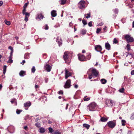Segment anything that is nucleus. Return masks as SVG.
Returning a JSON list of instances; mask_svg holds the SVG:
<instances>
[{"label":"nucleus","instance_id":"nucleus-29","mask_svg":"<svg viewBox=\"0 0 134 134\" xmlns=\"http://www.w3.org/2000/svg\"><path fill=\"white\" fill-rule=\"evenodd\" d=\"M22 111V110H18V109H17L16 110V113L18 114H19L20 112H21Z\"/></svg>","mask_w":134,"mask_h":134},{"label":"nucleus","instance_id":"nucleus-27","mask_svg":"<svg viewBox=\"0 0 134 134\" xmlns=\"http://www.w3.org/2000/svg\"><path fill=\"white\" fill-rule=\"evenodd\" d=\"M66 1V0H61V2L60 4L62 5L64 4Z\"/></svg>","mask_w":134,"mask_h":134},{"label":"nucleus","instance_id":"nucleus-62","mask_svg":"<svg viewBox=\"0 0 134 134\" xmlns=\"http://www.w3.org/2000/svg\"><path fill=\"white\" fill-rule=\"evenodd\" d=\"M48 123L49 124H51L52 123V122L50 120H48Z\"/></svg>","mask_w":134,"mask_h":134},{"label":"nucleus","instance_id":"nucleus-22","mask_svg":"<svg viewBox=\"0 0 134 134\" xmlns=\"http://www.w3.org/2000/svg\"><path fill=\"white\" fill-rule=\"evenodd\" d=\"M7 69V66L6 65H4L3 67V73L4 74L6 72Z\"/></svg>","mask_w":134,"mask_h":134},{"label":"nucleus","instance_id":"nucleus-17","mask_svg":"<svg viewBox=\"0 0 134 134\" xmlns=\"http://www.w3.org/2000/svg\"><path fill=\"white\" fill-rule=\"evenodd\" d=\"M108 118H105L103 117H101L100 120L102 122H104L107 121L108 120Z\"/></svg>","mask_w":134,"mask_h":134},{"label":"nucleus","instance_id":"nucleus-64","mask_svg":"<svg viewBox=\"0 0 134 134\" xmlns=\"http://www.w3.org/2000/svg\"><path fill=\"white\" fill-rule=\"evenodd\" d=\"M132 27H134V21L132 23Z\"/></svg>","mask_w":134,"mask_h":134},{"label":"nucleus","instance_id":"nucleus-51","mask_svg":"<svg viewBox=\"0 0 134 134\" xmlns=\"http://www.w3.org/2000/svg\"><path fill=\"white\" fill-rule=\"evenodd\" d=\"M131 74L132 75H134V70H132L131 72Z\"/></svg>","mask_w":134,"mask_h":134},{"label":"nucleus","instance_id":"nucleus-23","mask_svg":"<svg viewBox=\"0 0 134 134\" xmlns=\"http://www.w3.org/2000/svg\"><path fill=\"white\" fill-rule=\"evenodd\" d=\"M118 41L117 40L116 38H115L114 39L113 41V43L114 44H117L118 43Z\"/></svg>","mask_w":134,"mask_h":134},{"label":"nucleus","instance_id":"nucleus-12","mask_svg":"<svg viewBox=\"0 0 134 134\" xmlns=\"http://www.w3.org/2000/svg\"><path fill=\"white\" fill-rule=\"evenodd\" d=\"M45 67L46 70L48 72H49L51 71V67L50 65L48 64H47Z\"/></svg>","mask_w":134,"mask_h":134},{"label":"nucleus","instance_id":"nucleus-59","mask_svg":"<svg viewBox=\"0 0 134 134\" xmlns=\"http://www.w3.org/2000/svg\"><path fill=\"white\" fill-rule=\"evenodd\" d=\"M27 128V126H25L24 127V129L25 130H26Z\"/></svg>","mask_w":134,"mask_h":134},{"label":"nucleus","instance_id":"nucleus-44","mask_svg":"<svg viewBox=\"0 0 134 134\" xmlns=\"http://www.w3.org/2000/svg\"><path fill=\"white\" fill-rule=\"evenodd\" d=\"M88 25L90 27H91L92 26V21H91L88 23Z\"/></svg>","mask_w":134,"mask_h":134},{"label":"nucleus","instance_id":"nucleus-9","mask_svg":"<svg viewBox=\"0 0 134 134\" xmlns=\"http://www.w3.org/2000/svg\"><path fill=\"white\" fill-rule=\"evenodd\" d=\"M92 73L93 75L95 77H97L98 74V72L95 69H93L92 70Z\"/></svg>","mask_w":134,"mask_h":134},{"label":"nucleus","instance_id":"nucleus-19","mask_svg":"<svg viewBox=\"0 0 134 134\" xmlns=\"http://www.w3.org/2000/svg\"><path fill=\"white\" fill-rule=\"evenodd\" d=\"M39 132L41 133H43L45 131V130L44 128L41 127L39 129Z\"/></svg>","mask_w":134,"mask_h":134},{"label":"nucleus","instance_id":"nucleus-32","mask_svg":"<svg viewBox=\"0 0 134 134\" xmlns=\"http://www.w3.org/2000/svg\"><path fill=\"white\" fill-rule=\"evenodd\" d=\"M5 23L6 24L8 25H9L10 24V22L9 21H7V20H5Z\"/></svg>","mask_w":134,"mask_h":134},{"label":"nucleus","instance_id":"nucleus-13","mask_svg":"<svg viewBox=\"0 0 134 134\" xmlns=\"http://www.w3.org/2000/svg\"><path fill=\"white\" fill-rule=\"evenodd\" d=\"M44 18L43 15L41 14L37 15V16L36 17L37 19H39V20H41L43 19Z\"/></svg>","mask_w":134,"mask_h":134},{"label":"nucleus","instance_id":"nucleus-18","mask_svg":"<svg viewBox=\"0 0 134 134\" xmlns=\"http://www.w3.org/2000/svg\"><path fill=\"white\" fill-rule=\"evenodd\" d=\"M19 74L21 76H23L25 75V72L24 71L21 70Z\"/></svg>","mask_w":134,"mask_h":134},{"label":"nucleus","instance_id":"nucleus-39","mask_svg":"<svg viewBox=\"0 0 134 134\" xmlns=\"http://www.w3.org/2000/svg\"><path fill=\"white\" fill-rule=\"evenodd\" d=\"M29 56V55L28 53H26L24 55V58L25 59L28 58L27 57Z\"/></svg>","mask_w":134,"mask_h":134},{"label":"nucleus","instance_id":"nucleus-43","mask_svg":"<svg viewBox=\"0 0 134 134\" xmlns=\"http://www.w3.org/2000/svg\"><path fill=\"white\" fill-rule=\"evenodd\" d=\"M28 17H29L26 16H25V17L24 20L25 21L27 22V21L28 20Z\"/></svg>","mask_w":134,"mask_h":134},{"label":"nucleus","instance_id":"nucleus-4","mask_svg":"<svg viewBox=\"0 0 134 134\" xmlns=\"http://www.w3.org/2000/svg\"><path fill=\"white\" fill-rule=\"evenodd\" d=\"M116 122L114 121H110L108 122L107 124L108 126L112 128H114L116 125Z\"/></svg>","mask_w":134,"mask_h":134},{"label":"nucleus","instance_id":"nucleus-8","mask_svg":"<svg viewBox=\"0 0 134 134\" xmlns=\"http://www.w3.org/2000/svg\"><path fill=\"white\" fill-rule=\"evenodd\" d=\"M65 79H66L69 77L71 75V74L68 70L66 68H65Z\"/></svg>","mask_w":134,"mask_h":134},{"label":"nucleus","instance_id":"nucleus-52","mask_svg":"<svg viewBox=\"0 0 134 134\" xmlns=\"http://www.w3.org/2000/svg\"><path fill=\"white\" fill-rule=\"evenodd\" d=\"M25 60H24L22 61V62L21 63V64L22 65H23L24 63H25Z\"/></svg>","mask_w":134,"mask_h":134},{"label":"nucleus","instance_id":"nucleus-58","mask_svg":"<svg viewBox=\"0 0 134 134\" xmlns=\"http://www.w3.org/2000/svg\"><path fill=\"white\" fill-rule=\"evenodd\" d=\"M102 25H103L102 23H100L99 24H98V25L99 26H101Z\"/></svg>","mask_w":134,"mask_h":134},{"label":"nucleus","instance_id":"nucleus-25","mask_svg":"<svg viewBox=\"0 0 134 134\" xmlns=\"http://www.w3.org/2000/svg\"><path fill=\"white\" fill-rule=\"evenodd\" d=\"M86 31L85 30H81V34L82 35H84L86 34Z\"/></svg>","mask_w":134,"mask_h":134},{"label":"nucleus","instance_id":"nucleus-37","mask_svg":"<svg viewBox=\"0 0 134 134\" xmlns=\"http://www.w3.org/2000/svg\"><path fill=\"white\" fill-rule=\"evenodd\" d=\"M49 130L50 133H52L53 131V130L52 128L50 127L49 128Z\"/></svg>","mask_w":134,"mask_h":134},{"label":"nucleus","instance_id":"nucleus-15","mask_svg":"<svg viewBox=\"0 0 134 134\" xmlns=\"http://www.w3.org/2000/svg\"><path fill=\"white\" fill-rule=\"evenodd\" d=\"M51 15L53 17H55L57 15L56 11L55 10H52L51 12Z\"/></svg>","mask_w":134,"mask_h":134},{"label":"nucleus","instance_id":"nucleus-35","mask_svg":"<svg viewBox=\"0 0 134 134\" xmlns=\"http://www.w3.org/2000/svg\"><path fill=\"white\" fill-rule=\"evenodd\" d=\"M127 48V50L128 51H129L130 49V45L129 44H127L126 46Z\"/></svg>","mask_w":134,"mask_h":134},{"label":"nucleus","instance_id":"nucleus-49","mask_svg":"<svg viewBox=\"0 0 134 134\" xmlns=\"http://www.w3.org/2000/svg\"><path fill=\"white\" fill-rule=\"evenodd\" d=\"M91 54H89L87 56V57H88V59H89L91 58Z\"/></svg>","mask_w":134,"mask_h":134},{"label":"nucleus","instance_id":"nucleus-24","mask_svg":"<svg viewBox=\"0 0 134 134\" xmlns=\"http://www.w3.org/2000/svg\"><path fill=\"white\" fill-rule=\"evenodd\" d=\"M13 62V60H12V56H10L9 57V60L8 61V63H12Z\"/></svg>","mask_w":134,"mask_h":134},{"label":"nucleus","instance_id":"nucleus-56","mask_svg":"<svg viewBox=\"0 0 134 134\" xmlns=\"http://www.w3.org/2000/svg\"><path fill=\"white\" fill-rule=\"evenodd\" d=\"M48 81V79H45V81L46 83H47Z\"/></svg>","mask_w":134,"mask_h":134},{"label":"nucleus","instance_id":"nucleus-3","mask_svg":"<svg viewBox=\"0 0 134 134\" xmlns=\"http://www.w3.org/2000/svg\"><path fill=\"white\" fill-rule=\"evenodd\" d=\"M125 38L128 42H132L134 41L133 38L128 35H126L125 36Z\"/></svg>","mask_w":134,"mask_h":134},{"label":"nucleus","instance_id":"nucleus-7","mask_svg":"<svg viewBox=\"0 0 134 134\" xmlns=\"http://www.w3.org/2000/svg\"><path fill=\"white\" fill-rule=\"evenodd\" d=\"M78 56L79 59L80 61H83L85 60L86 57L83 55L78 54Z\"/></svg>","mask_w":134,"mask_h":134},{"label":"nucleus","instance_id":"nucleus-31","mask_svg":"<svg viewBox=\"0 0 134 134\" xmlns=\"http://www.w3.org/2000/svg\"><path fill=\"white\" fill-rule=\"evenodd\" d=\"M86 96H85L84 97V101H88L90 99V98H85L86 97Z\"/></svg>","mask_w":134,"mask_h":134},{"label":"nucleus","instance_id":"nucleus-28","mask_svg":"<svg viewBox=\"0 0 134 134\" xmlns=\"http://www.w3.org/2000/svg\"><path fill=\"white\" fill-rule=\"evenodd\" d=\"M122 125V126H125V123L126 122V121L124 120H122L121 121Z\"/></svg>","mask_w":134,"mask_h":134},{"label":"nucleus","instance_id":"nucleus-45","mask_svg":"<svg viewBox=\"0 0 134 134\" xmlns=\"http://www.w3.org/2000/svg\"><path fill=\"white\" fill-rule=\"evenodd\" d=\"M87 16L86 17V18H88L90 17V13H88L87 14Z\"/></svg>","mask_w":134,"mask_h":134},{"label":"nucleus","instance_id":"nucleus-16","mask_svg":"<svg viewBox=\"0 0 134 134\" xmlns=\"http://www.w3.org/2000/svg\"><path fill=\"white\" fill-rule=\"evenodd\" d=\"M24 106L25 107H29L31 105V103L30 102H27L24 104Z\"/></svg>","mask_w":134,"mask_h":134},{"label":"nucleus","instance_id":"nucleus-36","mask_svg":"<svg viewBox=\"0 0 134 134\" xmlns=\"http://www.w3.org/2000/svg\"><path fill=\"white\" fill-rule=\"evenodd\" d=\"M82 23L84 25H85L87 24V22L86 20H82Z\"/></svg>","mask_w":134,"mask_h":134},{"label":"nucleus","instance_id":"nucleus-14","mask_svg":"<svg viewBox=\"0 0 134 134\" xmlns=\"http://www.w3.org/2000/svg\"><path fill=\"white\" fill-rule=\"evenodd\" d=\"M105 47L108 50H109L110 49V46L109 43H106L105 44Z\"/></svg>","mask_w":134,"mask_h":134},{"label":"nucleus","instance_id":"nucleus-46","mask_svg":"<svg viewBox=\"0 0 134 134\" xmlns=\"http://www.w3.org/2000/svg\"><path fill=\"white\" fill-rule=\"evenodd\" d=\"M134 118V114H132L131 115V116L130 117V119L132 120H133V119Z\"/></svg>","mask_w":134,"mask_h":134},{"label":"nucleus","instance_id":"nucleus-21","mask_svg":"<svg viewBox=\"0 0 134 134\" xmlns=\"http://www.w3.org/2000/svg\"><path fill=\"white\" fill-rule=\"evenodd\" d=\"M100 81L103 84H105L107 82V81L104 79H101Z\"/></svg>","mask_w":134,"mask_h":134},{"label":"nucleus","instance_id":"nucleus-20","mask_svg":"<svg viewBox=\"0 0 134 134\" xmlns=\"http://www.w3.org/2000/svg\"><path fill=\"white\" fill-rule=\"evenodd\" d=\"M83 126L84 127L86 128L87 129H89L90 126L89 125L86 124H83Z\"/></svg>","mask_w":134,"mask_h":134},{"label":"nucleus","instance_id":"nucleus-63","mask_svg":"<svg viewBox=\"0 0 134 134\" xmlns=\"http://www.w3.org/2000/svg\"><path fill=\"white\" fill-rule=\"evenodd\" d=\"M55 134H60L58 132H55Z\"/></svg>","mask_w":134,"mask_h":134},{"label":"nucleus","instance_id":"nucleus-1","mask_svg":"<svg viewBox=\"0 0 134 134\" xmlns=\"http://www.w3.org/2000/svg\"><path fill=\"white\" fill-rule=\"evenodd\" d=\"M97 106L96 103L94 102H93L89 104L88 106L87 109H89L90 111H93Z\"/></svg>","mask_w":134,"mask_h":134},{"label":"nucleus","instance_id":"nucleus-34","mask_svg":"<svg viewBox=\"0 0 134 134\" xmlns=\"http://www.w3.org/2000/svg\"><path fill=\"white\" fill-rule=\"evenodd\" d=\"M28 3H26L23 6V9H26V8L28 4Z\"/></svg>","mask_w":134,"mask_h":134},{"label":"nucleus","instance_id":"nucleus-48","mask_svg":"<svg viewBox=\"0 0 134 134\" xmlns=\"http://www.w3.org/2000/svg\"><path fill=\"white\" fill-rule=\"evenodd\" d=\"M58 93L59 94H63V92L62 91L60 90L58 92Z\"/></svg>","mask_w":134,"mask_h":134},{"label":"nucleus","instance_id":"nucleus-6","mask_svg":"<svg viewBox=\"0 0 134 134\" xmlns=\"http://www.w3.org/2000/svg\"><path fill=\"white\" fill-rule=\"evenodd\" d=\"M71 86V80H68L66 82L64 87L65 88H69Z\"/></svg>","mask_w":134,"mask_h":134},{"label":"nucleus","instance_id":"nucleus-26","mask_svg":"<svg viewBox=\"0 0 134 134\" xmlns=\"http://www.w3.org/2000/svg\"><path fill=\"white\" fill-rule=\"evenodd\" d=\"M124 88L123 87L122 88L120 89L119 90V91L120 92L123 93L124 92Z\"/></svg>","mask_w":134,"mask_h":134},{"label":"nucleus","instance_id":"nucleus-2","mask_svg":"<svg viewBox=\"0 0 134 134\" xmlns=\"http://www.w3.org/2000/svg\"><path fill=\"white\" fill-rule=\"evenodd\" d=\"M85 2L84 1H80L78 4L79 8L81 9H83L85 8Z\"/></svg>","mask_w":134,"mask_h":134},{"label":"nucleus","instance_id":"nucleus-38","mask_svg":"<svg viewBox=\"0 0 134 134\" xmlns=\"http://www.w3.org/2000/svg\"><path fill=\"white\" fill-rule=\"evenodd\" d=\"M101 31V29L100 28H98L97 29L96 32L97 34H98L99 32Z\"/></svg>","mask_w":134,"mask_h":134},{"label":"nucleus","instance_id":"nucleus-40","mask_svg":"<svg viewBox=\"0 0 134 134\" xmlns=\"http://www.w3.org/2000/svg\"><path fill=\"white\" fill-rule=\"evenodd\" d=\"M26 11V9H23V10L22 11V13L23 15H24Z\"/></svg>","mask_w":134,"mask_h":134},{"label":"nucleus","instance_id":"nucleus-55","mask_svg":"<svg viewBox=\"0 0 134 134\" xmlns=\"http://www.w3.org/2000/svg\"><path fill=\"white\" fill-rule=\"evenodd\" d=\"M8 48L9 49H10L12 50H13V48H12V47L11 46H10L8 47Z\"/></svg>","mask_w":134,"mask_h":134},{"label":"nucleus","instance_id":"nucleus-10","mask_svg":"<svg viewBox=\"0 0 134 134\" xmlns=\"http://www.w3.org/2000/svg\"><path fill=\"white\" fill-rule=\"evenodd\" d=\"M95 49L98 52H100L102 50L101 46L99 45H96L95 47Z\"/></svg>","mask_w":134,"mask_h":134},{"label":"nucleus","instance_id":"nucleus-30","mask_svg":"<svg viewBox=\"0 0 134 134\" xmlns=\"http://www.w3.org/2000/svg\"><path fill=\"white\" fill-rule=\"evenodd\" d=\"M31 70H32V71L33 73L35 72V70H36L35 68V66H33V67L32 69Z\"/></svg>","mask_w":134,"mask_h":134},{"label":"nucleus","instance_id":"nucleus-11","mask_svg":"<svg viewBox=\"0 0 134 134\" xmlns=\"http://www.w3.org/2000/svg\"><path fill=\"white\" fill-rule=\"evenodd\" d=\"M68 53L67 52H65L63 55V58L64 60L66 61L68 59Z\"/></svg>","mask_w":134,"mask_h":134},{"label":"nucleus","instance_id":"nucleus-60","mask_svg":"<svg viewBox=\"0 0 134 134\" xmlns=\"http://www.w3.org/2000/svg\"><path fill=\"white\" fill-rule=\"evenodd\" d=\"M74 87L75 88H77L78 87V86L77 85H76L74 86Z\"/></svg>","mask_w":134,"mask_h":134},{"label":"nucleus","instance_id":"nucleus-47","mask_svg":"<svg viewBox=\"0 0 134 134\" xmlns=\"http://www.w3.org/2000/svg\"><path fill=\"white\" fill-rule=\"evenodd\" d=\"M44 27H45L44 29L45 30H48V26L47 25H45L44 26Z\"/></svg>","mask_w":134,"mask_h":134},{"label":"nucleus","instance_id":"nucleus-50","mask_svg":"<svg viewBox=\"0 0 134 134\" xmlns=\"http://www.w3.org/2000/svg\"><path fill=\"white\" fill-rule=\"evenodd\" d=\"M126 53H127V55H126V57L128 56V55L130 54V55L131 56V57H133V54H129V53H128L127 52H126Z\"/></svg>","mask_w":134,"mask_h":134},{"label":"nucleus","instance_id":"nucleus-57","mask_svg":"<svg viewBox=\"0 0 134 134\" xmlns=\"http://www.w3.org/2000/svg\"><path fill=\"white\" fill-rule=\"evenodd\" d=\"M15 100L14 99H12L10 102H11V103H13L14 102V101Z\"/></svg>","mask_w":134,"mask_h":134},{"label":"nucleus","instance_id":"nucleus-54","mask_svg":"<svg viewBox=\"0 0 134 134\" xmlns=\"http://www.w3.org/2000/svg\"><path fill=\"white\" fill-rule=\"evenodd\" d=\"M3 3V2L2 1H0V6H1L2 5Z\"/></svg>","mask_w":134,"mask_h":134},{"label":"nucleus","instance_id":"nucleus-53","mask_svg":"<svg viewBox=\"0 0 134 134\" xmlns=\"http://www.w3.org/2000/svg\"><path fill=\"white\" fill-rule=\"evenodd\" d=\"M35 87L36 88H39V86L38 85H35Z\"/></svg>","mask_w":134,"mask_h":134},{"label":"nucleus","instance_id":"nucleus-61","mask_svg":"<svg viewBox=\"0 0 134 134\" xmlns=\"http://www.w3.org/2000/svg\"><path fill=\"white\" fill-rule=\"evenodd\" d=\"M58 43L59 44V46L61 45L62 44V43L61 42H60L59 41L58 42Z\"/></svg>","mask_w":134,"mask_h":134},{"label":"nucleus","instance_id":"nucleus-5","mask_svg":"<svg viewBox=\"0 0 134 134\" xmlns=\"http://www.w3.org/2000/svg\"><path fill=\"white\" fill-rule=\"evenodd\" d=\"M105 102L106 104L109 107H112L113 105V100H111L110 99H107Z\"/></svg>","mask_w":134,"mask_h":134},{"label":"nucleus","instance_id":"nucleus-33","mask_svg":"<svg viewBox=\"0 0 134 134\" xmlns=\"http://www.w3.org/2000/svg\"><path fill=\"white\" fill-rule=\"evenodd\" d=\"M35 126H36L37 127L39 128L40 127V125L39 123H38L37 122L35 123Z\"/></svg>","mask_w":134,"mask_h":134},{"label":"nucleus","instance_id":"nucleus-42","mask_svg":"<svg viewBox=\"0 0 134 134\" xmlns=\"http://www.w3.org/2000/svg\"><path fill=\"white\" fill-rule=\"evenodd\" d=\"M92 75L91 74H90L88 75V78L90 79H91L92 78Z\"/></svg>","mask_w":134,"mask_h":134},{"label":"nucleus","instance_id":"nucleus-41","mask_svg":"<svg viewBox=\"0 0 134 134\" xmlns=\"http://www.w3.org/2000/svg\"><path fill=\"white\" fill-rule=\"evenodd\" d=\"M25 16L29 17L30 16V14L27 12H26L25 13Z\"/></svg>","mask_w":134,"mask_h":134}]
</instances>
